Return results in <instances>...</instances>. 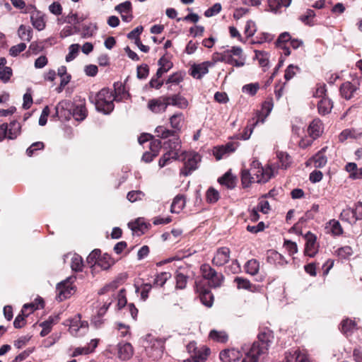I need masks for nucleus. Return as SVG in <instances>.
Instances as JSON below:
<instances>
[{"label": "nucleus", "instance_id": "423d86ee", "mask_svg": "<svg viewBox=\"0 0 362 362\" xmlns=\"http://www.w3.org/2000/svg\"><path fill=\"white\" fill-rule=\"evenodd\" d=\"M24 13H30V21L35 29L39 31L45 29L46 25L45 15L41 11H38L35 6H28Z\"/></svg>", "mask_w": 362, "mask_h": 362}, {"label": "nucleus", "instance_id": "a18cd8bd", "mask_svg": "<svg viewBox=\"0 0 362 362\" xmlns=\"http://www.w3.org/2000/svg\"><path fill=\"white\" fill-rule=\"evenodd\" d=\"M200 299L204 305L211 307L213 304L214 296L209 290L204 289L201 292Z\"/></svg>", "mask_w": 362, "mask_h": 362}, {"label": "nucleus", "instance_id": "412c9836", "mask_svg": "<svg viewBox=\"0 0 362 362\" xmlns=\"http://www.w3.org/2000/svg\"><path fill=\"white\" fill-rule=\"evenodd\" d=\"M322 132V123L318 119H313L308 128V133L313 139H315L320 136Z\"/></svg>", "mask_w": 362, "mask_h": 362}, {"label": "nucleus", "instance_id": "69168bd1", "mask_svg": "<svg viewBox=\"0 0 362 362\" xmlns=\"http://www.w3.org/2000/svg\"><path fill=\"white\" fill-rule=\"evenodd\" d=\"M117 308L119 310L124 308L127 304V298H126V291L125 289H121L117 296Z\"/></svg>", "mask_w": 362, "mask_h": 362}, {"label": "nucleus", "instance_id": "ddd939ff", "mask_svg": "<svg viewBox=\"0 0 362 362\" xmlns=\"http://www.w3.org/2000/svg\"><path fill=\"white\" fill-rule=\"evenodd\" d=\"M72 103L70 100H62L55 107V115L59 117L70 118L71 116Z\"/></svg>", "mask_w": 362, "mask_h": 362}, {"label": "nucleus", "instance_id": "473e14b6", "mask_svg": "<svg viewBox=\"0 0 362 362\" xmlns=\"http://www.w3.org/2000/svg\"><path fill=\"white\" fill-rule=\"evenodd\" d=\"M245 272L250 275H255L259 269V263L255 259L247 261L245 266Z\"/></svg>", "mask_w": 362, "mask_h": 362}, {"label": "nucleus", "instance_id": "cd10ccee", "mask_svg": "<svg viewBox=\"0 0 362 362\" xmlns=\"http://www.w3.org/2000/svg\"><path fill=\"white\" fill-rule=\"evenodd\" d=\"M21 126L17 121H12L8 124V139H14L21 133Z\"/></svg>", "mask_w": 362, "mask_h": 362}, {"label": "nucleus", "instance_id": "4d7b16f0", "mask_svg": "<svg viewBox=\"0 0 362 362\" xmlns=\"http://www.w3.org/2000/svg\"><path fill=\"white\" fill-rule=\"evenodd\" d=\"M97 30V27L94 24H89L88 25H84L82 29L81 35L83 38H87L92 37Z\"/></svg>", "mask_w": 362, "mask_h": 362}, {"label": "nucleus", "instance_id": "5701e85b", "mask_svg": "<svg viewBox=\"0 0 362 362\" xmlns=\"http://www.w3.org/2000/svg\"><path fill=\"white\" fill-rule=\"evenodd\" d=\"M186 199L184 195L177 194L171 204L170 211L172 213H179L185 206Z\"/></svg>", "mask_w": 362, "mask_h": 362}, {"label": "nucleus", "instance_id": "4be33fe9", "mask_svg": "<svg viewBox=\"0 0 362 362\" xmlns=\"http://www.w3.org/2000/svg\"><path fill=\"white\" fill-rule=\"evenodd\" d=\"M357 89V86L353 85L349 81H346L341 84L340 93L343 98L349 100L353 97L354 93L356 92Z\"/></svg>", "mask_w": 362, "mask_h": 362}, {"label": "nucleus", "instance_id": "e433bc0d", "mask_svg": "<svg viewBox=\"0 0 362 362\" xmlns=\"http://www.w3.org/2000/svg\"><path fill=\"white\" fill-rule=\"evenodd\" d=\"M303 354L299 349L286 352L284 362H299Z\"/></svg>", "mask_w": 362, "mask_h": 362}, {"label": "nucleus", "instance_id": "c03bdc74", "mask_svg": "<svg viewBox=\"0 0 362 362\" xmlns=\"http://www.w3.org/2000/svg\"><path fill=\"white\" fill-rule=\"evenodd\" d=\"M183 81V74L181 72H176L173 74L170 75L168 78L165 81V85L168 86V90L170 89L171 86H168L169 84H175L177 85L181 81Z\"/></svg>", "mask_w": 362, "mask_h": 362}, {"label": "nucleus", "instance_id": "bb28decb", "mask_svg": "<svg viewBox=\"0 0 362 362\" xmlns=\"http://www.w3.org/2000/svg\"><path fill=\"white\" fill-rule=\"evenodd\" d=\"M317 107L319 113L325 115L330 112L332 103L328 98H323L318 102Z\"/></svg>", "mask_w": 362, "mask_h": 362}, {"label": "nucleus", "instance_id": "f8f14e48", "mask_svg": "<svg viewBox=\"0 0 362 362\" xmlns=\"http://www.w3.org/2000/svg\"><path fill=\"white\" fill-rule=\"evenodd\" d=\"M115 10L121 14L123 21L128 23L132 20V6L130 1H126L118 4L115 6Z\"/></svg>", "mask_w": 362, "mask_h": 362}, {"label": "nucleus", "instance_id": "393cba45", "mask_svg": "<svg viewBox=\"0 0 362 362\" xmlns=\"http://www.w3.org/2000/svg\"><path fill=\"white\" fill-rule=\"evenodd\" d=\"M71 115L77 121L83 120L87 116V110L84 103L76 105L71 110Z\"/></svg>", "mask_w": 362, "mask_h": 362}, {"label": "nucleus", "instance_id": "20e7f679", "mask_svg": "<svg viewBox=\"0 0 362 362\" xmlns=\"http://www.w3.org/2000/svg\"><path fill=\"white\" fill-rule=\"evenodd\" d=\"M250 173L253 175V182L257 183L267 182L272 176V170L269 167L263 168L255 160L251 164Z\"/></svg>", "mask_w": 362, "mask_h": 362}, {"label": "nucleus", "instance_id": "f3484780", "mask_svg": "<svg viewBox=\"0 0 362 362\" xmlns=\"http://www.w3.org/2000/svg\"><path fill=\"white\" fill-rule=\"evenodd\" d=\"M266 259L267 262L271 264L284 266L287 263L284 257L274 250H269L267 252Z\"/></svg>", "mask_w": 362, "mask_h": 362}, {"label": "nucleus", "instance_id": "603ef678", "mask_svg": "<svg viewBox=\"0 0 362 362\" xmlns=\"http://www.w3.org/2000/svg\"><path fill=\"white\" fill-rule=\"evenodd\" d=\"M233 151L234 148H233V145L227 144L226 146H221L216 148L214 152V156L217 160H220L226 153L233 152Z\"/></svg>", "mask_w": 362, "mask_h": 362}, {"label": "nucleus", "instance_id": "2eb2a0df", "mask_svg": "<svg viewBox=\"0 0 362 362\" xmlns=\"http://www.w3.org/2000/svg\"><path fill=\"white\" fill-rule=\"evenodd\" d=\"M212 65L213 63L209 62L194 64L191 68V75L194 78L199 79L209 72V67Z\"/></svg>", "mask_w": 362, "mask_h": 362}, {"label": "nucleus", "instance_id": "6e6d98bb", "mask_svg": "<svg viewBox=\"0 0 362 362\" xmlns=\"http://www.w3.org/2000/svg\"><path fill=\"white\" fill-rule=\"evenodd\" d=\"M259 88L258 83H249L243 86V92L249 94L250 95H255Z\"/></svg>", "mask_w": 362, "mask_h": 362}, {"label": "nucleus", "instance_id": "37998d69", "mask_svg": "<svg viewBox=\"0 0 362 362\" xmlns=\"http://www.w3.org/2000/svg\"><path fill=\"white\" fill-rule=\"evenodd\" d=\"M155 133L158 137L162 139H167L170 137L171 136L175 135V132L170 129H167L163 126H158L155 129Z\"/></svg>", "mask_w": 362, "mask_h": 362}, {"label": "nucleus", "instance_id": "79ce46f5", "mask_svg": "<svg viewBox=\"0 0 362 362\" xmlns=\"http://www.w3.org/2000/svg\"><path fill=\"white\" fill-rule=\"evenodd\" d=\"M54 324V318L52 317H49L48 320L42 322L40 325L42 327V331L40 332L41 337H45L47 335L52 329V325Z\"/></svg>", "mask_w": 362, "mask_h": 362}, {"label": "nucleus", "instance_id": "0eeeda50", "mask_svg": "<svg viewBox=\"0 0 362 362\" xmlns=\"http://www.w3.org/2000/svg\"><path fill=\"white\" fill-rule=\"evenodd\" d=\"M71 280V278H67L57 285V298L59 301L69 298L74 293V286L72 285Z\"/></svg>", "mask_w": 362, "mask_h": 362}, {"label": "nucleus", "instance_id": "9d476101", "mask_svg": "<svg viewBox=\"0 0 362 362\" xmlns=\"http://www.w3.org/2000/svg\"><path fill=\"white\" fill-rule=\"evenodd\" d=\"M230 253L228 247H223L218 249L212 259V264L216 267L224 265L229 261Z\"/></svg>", "mask_w": 362, "mask_h": 362}, {"label": "nucleus", "instance_id": "6ab92c4d", "mask_svg": "<svg viewBox=\"0 0 362 362\" xmlns=\"http://www.w3.org/2000/svg\"><path fill=\"white\" fill-rule=\"evenodd\" d=\"M118 347V357L122 360L126 361L132 358L134 354L133 347L129 343H119Z\"/></svg>", "mask_w": 362, "mask_h": 362}, {"label": "nucleus", "instance_id": "0e129e2a", "mask_svg": "<svg viewBox=\"0 0 362 362\" xmlns=\"http://www.w3.org/2000/svg\"><path fill=\"white\" fill-rule=\"evenodd\" d=\"M144 196V194L143 192L140 190H134L128 192L127 198L129 202H134L141 199Z\"/></svg>", "mask_w": 362, "mask_h": 362}, {"label": "nucleus", "instance_id": "9b49d317", "mask_svg": "<svg viewBox=\"0 0 362 362\" xmlns=\"http://www.w3.org/2000/svg\"><path fill=\"white\" fill-rule=\"evenodd\" d=\"M147 106L148 108L155 114H160L165 112L167 105L164 95L149 100Z\"/></svg>", "mask_w": 362, "mask_h": 362}, {"label": "nucleus", "instance_id": "3c124183", "mask_svg": "<svg viewBox=\"0 0 362 362\" xmlns=\"http://www.w3.org/2000/svg\"><path fill=\"white\" fill-rule=\"evenodd\" d=\"M253 175L250 173V170L245 169L242 170L241 181L244 187H247L251 183L254 182Z\"/></svg>", "mask_w": 362, "mask_h": 362}, {"label": "nucleus", "instance_id": "052dcab7", "mask_svg": "<svg viewBox=\"0 0 362 362\" xmlns=\"http://www.w3.org/2000/svg\"><path fill=\"white\" fill-rule=\"evenodd\" d=\"M336 253L340 258L346 259L352 255L353 250L350 246H344L339 248Z\"/></svg>", "mask_w": 362, "mask_h": 362}, {"label": "nucleus", "instance_id": "dca6fc26", "mask_svg": "<svg viewBox=\"0 0 362 362\" xmlns=\"http://www.w3.org/2000/svg\"><path fill=\"white\" fill-rule=\"evenodd\" d=\"M185 121V116L182 112H176L169 117V122L172 131L175 132V135L180 132L183 123Z\"/></svg>", "mask_w": 362, "mask_h": 362}, {"label": "nucleus", "instance_id": "de8ad7c7", "mask_svg": "<svg viewBox=\"0 0 362 362\" xmlns=\"http://www.w3.org/2000/svg\"><path fill=\"white\" fill-rule=\"evenodd\" d=\"M170 276L171 274L169 272H161L158 274L154 279L153 286L162 287Z\"/></svg>", "mask_w": 362, "mask_h": 362}, {"label": "nucleus", "instance_id": "a211bd4d", "mask_svg": "<svg viewBox=\"0 0 362 362\" xmlns=\"http://www.w3.org/2000/svg\"><path fill=\"white\" fill-rule=\"evenodd\" d=\"M241 354L239 351L232 349H225L221 351L219 358L222 362H236L240 358Z\"/></svg>", "mask_w": 362, "mask_h": 362}, {"label": "nucleus", "instance_id": "4468645a", "mask_svg": "<svg viewBox=\"0 0 362 362\" xmlns=\"http://www.w3.org/2000/svg\"><path fill=\"white\" fill-rule=\"evenodd\" d=\"M172 139L163 143V147L167 151L174 154L176 153L179 156V153L181 148V141L178 134L171 136Z\"/></svg>", "mask_w": 362, "mask_h": 362}, {"label": "nucleus", "instance_id": "09e8293b", "mask_svg": "<svg viewBox=\"0 0 362 362\" xmlns=\"http://www.w3.org/2000/svg\"><path fill=\"white\" fill-rule=\"evenodd\" d=\"M277 158L281 163V168L285 169L290 165L292 161L291 157L286 152H278Z\"/></svg>", "mask_w": 362, "mask_h": 362}, {"label": "nucleus", "instance_id": "bf43d9fd", "mask_svg": "<svg viewBox=\"0 0 362 362\" xmlns=\"http://www.w3.org/2000/svg\"><path fill=\"white\" fill-rule=\"evenodd\" d=\"M219 199V193L213 187H210L206 192V201L209 203H216Z\"/></svg>", "mask_w": 362, "mask_h": 362}, {"label": "nucleus", "instance_id": "a19ab883", "mask_svg": "<svg viewBox=\"0 0 362 362\" xmlns=\"http://www.w3.org/2000/svg\"><path fill=\"white\" fill-rule=\"evenodd\" d=\"M114 263V261L110 255L105 254L103 257H100L98 260V266L102 269L106 270L109 269Z\"/></svg>", "mask_w": 362, "mask_h": 362}, {"label": "nucleus", "instance_id": "b1692460", "mask_svg": "<svg viewBox=\"0 0 362 362\" xmlns=\"http://www.w3.org/2000/svg\"><path fill=\"white\" fill-rule=\"evenodd\" d=\"M212 60L214 62H223L228 64H233V57L230 52L228 50H225L223 52H215L212 55Z\"/></svg>", "mask_w": 362, "mask_h": 362}, {"label": "nucleus", "instance_id": "2f4dec72", "mask_svg": "<svg viewBox=\"0 0 362 362\" xmlns=\"http://www.w3.org/2000/svg\"><path fill=\"white\" fill-rule=\"evenodd\" d=\"M340 217L342 221H345L351 224H354L357 221L354 209L350 207L344 209L341 212Z\"/></svg>", "mask_w": 362, "mask_h": 362}, {"label": "nucleus", "instance_id": "1a4fd4ad", "mask_svg": "<svg viewBox=\"0 0 362 362\" xmlns=\"http://www.w3.org/2000/svg\"><path fill=\"white\" fill-rule=\"evenodd\" d=\"M164 98L167 107L172 105L180 109H186L189 105L188 100L180 94L165 95Z\"/></svg>", "mask_w": 362, "mask_h": 362}, {"label": "nucleus", "instance_id": "f257e3e1", "mask_svg": "<svg viewBox=\"0 0 362 362\" xmlns=\"http://www.w3.org/2000/svg\"><path fill=\"white\" fill-rule=\"evenodd\" d=\"M273 339V333L269 329L259 333L258 340L253 342L249 349H244L245 357L242 362H257L259 356L267 354Z\"/></svg>", "mask_w": 362, "mask_h": 362}, {"label": "nucleus", "instance_id": "680f3d73", "mask_svg": "<svg viewBox=\"0 0 362 362\" xmlns=\"http://www.w3.org/2000/svg\"><path fill=\"white\" fill-rule=\"evenodd\" d=\"M26 48L24 42H21L16 45L12 46L9 49V54L12 57L18 56L21 52H23Z\"/></svg>", "mask_w": 362, "mask_h": 362}, {"label": "nucleus", "instance_id": "58836bf2", "mask_svg": "<svg viewBox=\"0 0 362 362\" xmlns=\"http://www.w3.org/2000/svg\"><path fill=\"white\" fill-rule=\"evenodd\" d=\"M356 324L354 321L349 319L344 320L341 323V331L348 335L355 329Z\"/></svg>", "mask_w": 362, "mask_h": 362}, {"label": "nucleus", "instance_id": "864d4df0", "mask_svg": "<svg viewBox=\"0 0 362 362\" xmlns=\"http://www.w3.org/2000/svg\"><path fill=\"white\" fill-rule=\"evenodd\" d=\"M83 264L81 257L79 255H74L71 259V267L75 272H81L83 269Z\"/></svg>", "mask_w": 362, "mask_h": 362}, {"label": "nucleus", "instance_id": "338daca9", "mask_svg": "<svg viewBox=\"0 0 362 362\" xmlns=\"http://www.w3.org/2000/svg\"><path fill=\"white\" fill-rule=\"evenodd\" d=\"M12 74L13 71L11 68L8 66H4L0 71V80H1L4 83H7L12 76Z\"/></svg>", "mask_w": 362, "mask_h": 362}, {"label": "nucleus", "instance_id": "ea45409f", "mask_svg": "<svg viewBox=\"0 0 362 362\" xmlns=\"http://www.w3.org/2000/svg\"><path fill=\"white\" fill-rule=\"evenodd\" d=\"M175 279L177 288L183 289L186 287L188 276L180 270L176 272Z\"/></svg>", "mask_w": 362, "mask_h": 362}, {"label": "nucleus", "instance_id": "c85d7f7f", "mask_svg": "<svg viewBox=\"0 0 362 362\" xmlns=\"http://www.w3.org/2000/svg\"><path fill=\"white\" fill-rule=\"evenodd\" d=\"M33 30L30 27L21 25L18 29V35L21 40L30 41L32 39Z\"/></svg>", "mask_w": 362, "mask_h": 362}, {"label": "nucleus", "instance_id": "aec40b11", "mask_svg": "<svg viewBox=\"0 0 362 362\" xmlns=\"http://www.w3.org/2000/svg\"><path fill=\"white\" fill-rule=\"evenodd\" d=\"M210 354V349L203 346L194 353L190 358L185 360L184 362H205Z\"/></svg>", "mask_w": 362, "mask_h": 362}, {"label": "nucleus", "instance_id": "49530a36", "mask_svg": "<svg viewBox=\"0 0 362 362\" xmlns=\"http://www.w3.org/2000/svg\"><path fill=\"white\" fill-rule=\"evenodd\" d=\"M234 282L237 284V288L238 289L251 291L252 285L248 279L240 276H236L234 279Z\"/></svg>", "mask_w": 362, "mask_h": 362}, {"label": "nucleus", "instance_id": "f03ea898", "mask_svg": "<svg viewBox=\"0 0 362 362\" xmlns=\"http://www.w3.org/2000/svg\"><path fill=\"white\" fill-rule=\"evenodd\" d=\"M123 92L124 96L118 98V95H114L109 88H103L95 95L94 98H90V100L95 104L98 111L104 114H109L114 110V100L121 101L129 98V93Z\"/></svg>", "mask_w": 362, "mask_h": 362}, {"label": "nucleus", "instance_id": "4c0bfd02", "mask_svg": "<svg viewBox=\"0 0 362 362\" xmlns=\"http://www.w3.org/2000/svg\"><path fill=\"white\" fill-rule=\"evenodd\" d=\"M255 58L257 59L259 64L264 68L269 65V54L264 51L255 50Z\"/></svg>", "mask_w": 362, "mask_h": 362}, {"label": "nucleus", "instance_id": "e2e57ef3", "mask_svg": "<svg viewBox=\"0 0 362 362\" xmlns=\"http://www.w3.org/2000/svg\"><path fill=\"white\" fill-rule=\"evenodd\" d=\"M315 11L312 9H308L305 14L300 16V20L306 25H311V20L315 17Z\"/></svg>", "mask_w": 362, "mask_h": 362}, {"label": "nucleus", "instance_id": "13d9d810", "mask_svg": "<svg viewBox=\"0 0 362 362\" xmlns=\"http://www.w3.org/2000/svg\"><path fill=\"white\" fill-rule=\"evenodd\" d=\"M78 49H79L78 44H73V45H70L69 47V53L66 56V61L67 62H69L72 61L74 59H75L78 54Z\"/></svg>", "mask_w": 362, "mask_h": 362}, {"label": "nucleus", "instance_id": "f704fd0d", "mask_svg": "<svg viewBox=\"0 0 362 362\" xmlns=\"http://www.w3.org/2000/svg\"><path fill=\"white\" fill-rule=\"evenodd\" d=\"M326 228H329V231L334 235H339L343 233V229L341 226L340 223L335 219L330 220Z\"/></svg>", "mask_w": 362, "mask_h": 362}, {"label": "nucleus", "instance_id": "c9c22d12", "mask_svg": "<svg viewBox=\"0 0 362 362\" xmlns=\"http://www.w3.org/2000/svg\"><path fill=\"white\" fill-rule=\"evenodd\" d=\"M179 156H177L176 153L173 154L167 151L159 159L158 165L160 166V168H163L165 165H168L173 160H177Z\"/></svg>", "mask_w": 362, "mask_h": 362}, {"label": "nucleus", "instance_id": "72a5a7b5", "mask_svg": "<svg viewBox=\"0 0 362 362\" xmlns=\"http://www.w3.org/2000/svg\"><path fill=\"white\" fill-rule=\"evenodd\" d=\"M323 151H325V148H322V151L316 153L312 158L315 168H323L327 162V157L324 155Z\"/></svg>", "mask_w": 362, "mask_h": 362}, {"label": "nucleus", "instance_id": "8fccbe9b", "mask_svg": "<svg viewBox=\"0 0 362 362\" xmlns=\"http://www.w3.org/2000/svg\"><path fill=\"white\" fill-rule=\"evenodd\" d=\"M274 107L272 98H269L265 100L262 105V114L264 115V117L261 119V122L263 123L264 119L269 115Z\"/></svg>", "mask_w": 362, "mask_h": 362}, {"label": "nucleus", "instance_id": "774afa93", "mask_svg": "<svg viewBox=\"0 0 362 362\" xmlns=\"http://www.w3.org/2000/svg\"><path fill=\"white\" fill-rule=\"evenodd\" d=\"M221 10V5L219 3L214 4L211 8H208L204 12L206 17H211L218 14Z\"/></svg>", "mask_w": 362, "mask_h": 362}, {"label": "nucleus", "instance_id": "39448f33", "mask_svg": "<svg viewBox=\"0 0 362 362\" xmlns=\"http://www.w3.org/2000/svg\"><path fill=\"white\" fill-rule=\"evenodd\" d=\"M182 154L184 156L185 165L181 170L180 173L184 176H188L197 168V165L201 161V156L197 153L185 152Z\"/></svg>", "mask_w": 362, "mask_h": 362}, {"label": "nucleus", "instance_id": "6e6552de", "mask_svg": "<svg viewBox=\"0 0 362 362\" xmlns=\"http://www.w3.org/2000/svg\"><path fill=\"white\" fill-rule=\"evenodd\" d=\"M164 341L160 339H156L151 341V345L146 347V351L153 361L160 359L163 354Z\"/></svg>", "mask_w": 362, "mask_h": 362}, {"label": "nucleus", "instance_id": "5fc2aeb1", "mask_svg": "<svg viewBox=\"0 0 362 362\" xmlns=\"http://www.w3.org/2000/svg\"><path fill=\"white\" fill-rule=\"evenodd\" d=\"M100 250L95 249L93 250L87 257L86 261L91 266L98 265V260L100 257Z\"/></svg>", "mask_w": 362, "mask_h": 362}, {"label": "nucleus", "instance_id": "a878e982", "mask_svg": "<svg viewBox=\"0 0 362 362\" xmlns=\"http://www.w3.org/2000/svg\"><path fill=\"white\" fill-rule=\"evenodd\" d=\"M218 181L221 185H225L228 189H233L235 187V177L231 174L230 171L226 172L218 178Z\"/></svg>", "mask_w": 362, "mask_h": 362}, {"label": "nucleus", "instance_id": "c756f323", "mask_svg": "<svg viewBox=\"0 0 362 362\" xmlns=\"http://www.w3.org/2000/svg\"><path fill=\"white\" fill-rule=\"evenodd\" d=\"M209 338L216 342L225 343L228 339V335L224 331L213 329L209 333Z\"/></svg>", "mask_w": 362, "mask_h": 362}, {"label": "nucleus", "instance_id": "7c9ffc66", "mask_svg": "<svg viewBox=\"0 0 362 362\" xmlns=\"http://www.w3.org/2000/svg\"><path fill=\"white\" fill-rule=\"evenodd\" d=\"M308 235L310 237L308 238V240L305 244V252L308 256L313 257L316 253L315 248V237L310 233H308Z\"/></svg>", "mask_w": 362, "mask_h": 362}, {"label": "nucleus", "instance_id": "7ed1b4c3", "mask_svg": "<svg viewBox=\"0 0 362 362\" xmlns=\"http://www.w3.org/2000/svg\"><path fill=\"white\" fill-rule=\"evenodd\" d=\"M200 270L204 279L209 281L211 287L218 288L222 285L224 281L223 275L221 273H218L209 264H202L200 267Z\"/></svg>", "mask_w": 362, "mask_h": 362}]
</instances>
